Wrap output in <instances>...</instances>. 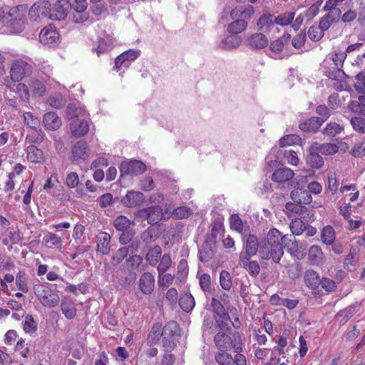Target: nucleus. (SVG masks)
I'll use <instances>...</instances> for the list:
<instances>
[{"label": "nucleus", "instance_id": "1", "mask_svg": "<svg viewBox=\"0 0 365 365\" xmlns=\"http://www.w3.org/2000/svg\"><path fill=\"white\" fill-rule=\"evenodd\" d=\"M287 235L282 236L281 232L275 229H271L267 235V239L262 240L259 245V254L262 259H272L278 263L284 255V247L288 246Z\"/></svg>", "mask_w": 365, "mask_h": 365}, {"label": "nucleus", "instance_id": "2", "mask_svg": "<svg viewBox=\"0 0 365 365\" xmlns=\"http://www.w3.org/2000/svg\"><path fill=\"white\" fill-rule=\"evenodd\" d=\"M34 294L41 304L48 308H53L60 302V297L58 293L52 291L50 287L44 284H36L34 287Z\"/></svg>", "mask_w": 365, "mask_h": 365}, {"label": "nucleus", "instance_id": "3", "mask_svg": "<svg viewBox=\"0 0 365 365\" xmlns=\"http://www.w3.org/2000/svg\"><path fill=\"white\" fill-rule=\"evenodd\" d=\"M171 211L166 208L163 210L160 206L154 205L138 210V215L147 219L148 223L155 225L162 220L168 219Z\"/></svg>", "mask_w": 365, "mask_h": 365}, {"label": "nucleus", "instance_id": "4", "mask_svg": "<svg viewBox=\"0 0 365 365\" xmlns=\"http://www.w3.org/2000/svg\"><path fill=\"white\" fill-rule=\"evenodd\" d=\"M245 243L244 250L240 254L239 261L246 262L259 250L260 242L255 235L250 234L245 237Z\"/></svg>", "mask_w": 365, "mask_h": 365}, {"label": "nucleus", "instance_id": "5", "mask_svg": "<svg viewBox=\"0 0 365 365\" xmlns=\"http://www.w3.org/2000/svg\"><path fill=\"white\" fill-rule=\"evenodd\" d=\"M146 170L145 165L140 160L123 161L120 166L121 175H139Z\"/></svg>", "mask_w": 365, "mask_h": 365}, {"label": "nucleus", "instance_id": "6", "mask_svg": "<svg viewBox=\"0 0 365 365\" xmlns=\"http://www.w3.org/2000/svg\"><path fill=\"white\" fill-rule=\"evenodd\" d=\"M31 72V66L24 61H16L11 65L10 70L11 78L14 81H20Z\"/></svg>", "mask_w": 365, "mask_h": 365}, {"label": "nucleus", "instance_id": "7", "mask_svg": "<svg viewBox=\"0 0 365 365\" xmlns=\"http://www.w3.org/2000/svg\"><path fill=\"white\" fill-rule=\"evenodd\" d=\"M75 4L71 0H58L52 7L51 20L61 21L64 19L68 11L71 8L73 9Z\"/></svg>", "mask_w": 365, "mask_h": 365}, {"label": "nucleus", "instance_id": "8", "mask_svg": "<svg viewBox=\"0 0 365 365\" xmlns=\"http://www.w3.org/2000/svg\"><path fill=\"white\" fill-rule=\"evenodd\" d=\"M89 148L86 142L79 140L71 148L69 159L72 162H78L80 160H85L89 156Z\"/></svg>", "mask_w": 365, "mask_h": 365}, {"label": "nucleus", "instance_id": "9", "mask_svg": "<svg viewBox=\"0 0 365 365\" xmlns=\"http://www.w3.org/2000/svg\"><path fill=\"white\" fill-rule=\"evenodd\" d=\"M29 14L31 17L37 14L38 16H42L51 20L52 7L48 1L43 0L39 1L32 5L29 10Z\"/></svg>", "mask_w": 365, "mask_h": 365}, {"label": "nucleus", "instance_id": "10", "mask_svg": "<svg viewBox=\"0 0 365 365\" xmlns=\"http://www.w3.org/2000/svg\"><path fill=\"white\" fill-rule=\"evenodd\" d=\"M214 343L220 351H227L232 349L233 341L230 336V332L220 331L214 336Z\"/></svg>", "mask_w": 365, "mask_h": 365}, {"label": "nucleus", "instance_id": "11", "mask_svg": "<svg viewBox=\"0 0 365 365\" xmlns=\"http://www.w3.org/2000/svg\"><path fill=\"white\" fill-rule=\"evenodd\" d=\"M138 287L144 294H150L155 288L154 276L149 272L142 274L138 281Z\"/></svg>", "mask_w": 365, "mask_h": 365}, {"label": "nucleus", "instance_id": "12", "mask_svg": "<svg viewBox=\"0 0 365 365\" xmlns=\"http://www.w3.org/2000/svg\"><path fill=\"white\" fill-rule=\"evenodd\" d=\"M70 129L73 135L81 137L88 133L89 126L86 120L78 118L71 121Z\"/></svg>", "mask_w": 365, "mask_h": 365}, {"label": "nucleus", "instance_id": "13", "mask_svg": "<svg viewBox=\"0 0 365 365\" xmlns=\"http://www.w3.org/2000/svg\"><path fill=\"white\" fill-rule=\"evenodd\" d=\"M319 153L320 152L314 145L310 147L309 155L307 157V163L312 168L320 169L324 165V160Z\"/></svg>", "mask_w": 365, "mask_h": 365}, {"label": "nucleus", "instance_id": "14", "mask_svg": "<svg viewBox=\"0 0 365 365\" xmlns=\"http://www.w3.org/2000/svg\"><path fill=\"white\" fill-rule=\"evenodd\" d=\"M346 58V52H336L335 53L331 60L333 61L334 65L338 68V71L336 72V74L334 76H329V78L332 79H336V78H348L349 76L345 73V72L341 69V67L343 66V63Z\"/></svg>", "mask_w": 365, "mask_h": 365}, {"label": "nucleus", "instance_id": "15", "mask_svg": "<svg viewBox=\"0 0 365 365\" xmlns=\"http://www.w3.org/2000/svg\"><path fill=\"white\" fill-rule=\"evenodd\" d=\"M58 38V33L51 26L44 27L39 34V40L45 45L55 43Z\"/></svg>", "mask_w": 365, "mask_h": 365}, {"label": "nucleus", "instance_id": "16", "mask_svg": "<svg viewBox=\"0 0 365 365\" xmlns=\"http://www.w3.org/2000/svg\"><path fill=\"white\" fill-rule=\"evenodd\" d=\"M144 200V195L140 192L128 191L126 195L122 198V203L128 207H133L139 205Z\"/></svg>", "mask_w": 365, "mask_h": 365}, {"label": "nucleus", "instance_id": "17", "mask_svg": "<svg viewBox=\"0 0 365 365\" xmlns=\"http://www.w3.org/2000/svg\"><path fill=\"white\" fill-rule=\"evenodd\" d=\"M110 236L105 232H100L97 235V252L106 255L110 250Z\"/></svg>", "mask_w": 365, "mask_h": 365}, {"label": "nucleus", "instance_id": "18", "mask_svg": "<svg viewBox=\"0 0 365 365\" xmlns=\"http://www.w3.org/2000/svg\"><path fill=\"white\" fill-rule=\"evenodd\" d=\"M322 125V120L319 117H311L302 122L299 127L301 130L307 133H316Z\"/></svg>", "mask_w": 365, "mask_h": 365}, {"label": "nucleus", "instance_id": "19", "mask_svg": "<svg viewBox=\"0 0 365 365\" xmlns=\"http://www.w3.org/2000/svg\"><path fill=\"white\" fill-rule=\"evenodd\" d=\"M294 173L287 168L277 169L272 175V180L276 182L282 183L288 182L294 178Z\"/></svg>", "mask_w": 365, "mask_h": 365}, {"label": "nucleus", "instance_id": "20", "mask_svg": "<svg viewBox=\"0 0 365 365\" xmlns=\"http://www.w3.org/2000/svg\"><path fill=\"white\" fill-rule=\"evenodd\" d=\"M44 126L51 130H56L61 125V120L54 112H48L43 115Z\"/></svg>", "mask_w": 365, "mask_h": 365}, {"label": "nucleus", "instance_id": "21", "mask_svg": "<svg viewBox=\"0 0 365 365\" xmlns=\"http://www.w3.org/2000/svg\"><path fill=\"white\" fill-rule=\"evenodd\" d=\"M290 197L294 202L302 205L309 204L312 200V195L309 191L302 189L292 190L290 193Z\"/></svg>", "mask_w": 365, "mask_h": 365}, {"label": "nucleus", "instance_id": "22", "mask_svg": "<svg viewBox=\"0 0 365 365\" xmlns=\"http://www.w3.org/2000/svg\"><path fill=\"white\" fill-rule=\"evenodd\" d=\"M249 46L254 49H261L266 47L268 44V39L266 36L262 33H256L251 35L248 39Z\"/></svg>", "mask_w": 365, "mask_h": 365}, {"label": "nucleus", "instance_id": "23", "mask_svg": "<svg viewBox=\"0 0 365 365\" xmlns=\"http://www.w3.org/2000/svg\"><path fill=\"white\" fill-rule=\"evenodd\" d=\"M28 6L26 4H21L14 6L8 12V17L11 19L26 21Z\"/></svg>", "mask_w": 365, "mask_h": 365}, {"label": "nucleus", "instance_id": "24", "mask_svg": "<svg viewBox=\"0 0 365 365\" xmlns=\"http://www.w3.org/2000/svg\"><path fill=\"white\" fill-rule=\"evenodd\" d=\"M27 159L34 163H40L44 161L43 151L34 145H29L26 149Z\"/></svg>", "mask_w": 365, "mask_h": 365}, {"label": "nucleus", "instance_id": "25", "mask_svg": "<svg viewBox=\"0 0 365 365\" xmlns=\"http://www.w3.org/2000/svg\"><path fill=\"white\" fill-rule=\"evenodd\" d=\"M210 306L214 313V318L230 319L228 312L225 310L222 304L216 298H212Z\"/></svg>", "mask_w": 365, "mask_h": 365}, {"label": "nucleus", "instance_id": "26", "mask_svg": "<svg viewBox=\"0 0 365 365\" xmlns=\"http://www.w3.org/2000/svg\"><path fill=\"white\" fill-rule=\"evenodd\" d=\"M113 45V39L108 35H105L99 38L98 46L94 49L99 56L101 53L106 52L111 49Z\"/></svg>", "mask_w": 365, "mask_h": 365}, {"label": "nucleus", "instance_id": "27", "mask_svg": "<svg viewBox=\"0 0 365 365\" xmlns=\"http://www.w3.org/2000/svg\"><path fill=\"white\" fill-rule=\"evenodd\" d=\"M61 311L68 319H73L76 315V309L73 301L70 299L64 298L61 301Z\"/></svg>", "mask_w": 365, "mask_h": 365}, {"label": "nucleus", "instance_id": "28", "mask_svg": "<svg viewBox=\"0 0 365 365\" xmlns=\"http://www.w3.org/2000/svg\"><path fill=\"white\" fill-rule=\"evenodd\" d=\"M320 277L317 272L313 269H308L304 274V282L311 289H315L318 288L320 284Z\"/></svg>", "mask_w": 365, "mask_h": 365}, {"label": "nucleus", "instance_id": "29", "mask_svg": "<svg viewBox=\"0 0 365 365\" xmlns=\"http://www.w3.org/2000/svg\"><path fill=\"white\" fill-rule=\"evenodd\" d=\"M195 304V299L192 294L184 293L180 295L179 299V305L186 312L192 310Z\"/></svg>", "mask_w": 365, "mask_h": 365}, {"label": "nucleus", "instance_id": "30", "mask_svg": "<svg viewBox=\"0 0 365 365\" xmlns=\"http://www.w3.org/2000/svg\"><path fill=\"white\" fill-rule=\"evenodd\" d=\"M285 208L289 212L298 214L299 215H302L305 213H307L308 215H310L311 216H313V210H309L302 204H298L294 202H287L285 205Z\"/></svg>", "mask_w": 365, "mask_h": 365}, {"label": "nucleus", "instance_id": "31", "mask_svg": "<svg viewBox=\"0 0 365 365\" xmlns=\"http://www.w3.org/2000/svg\"><path fill=\"white\" fill-rule=\"evenodd\" d=\"M161 247L156 245L148 250L145 256V259L150 265L154 266L158 263L159 259L161 257Z\"/></svg>", "mask_w": 365, "mask_h": 365}, {"label": "nucleus", "instance_id": "32", "mask_svg": "<svg viewBox=\"0 0 365 365\" xmlns=\"http://www.w3.org/2000/svg\"><path fill=\"white\" fill-rule=\"evenodd\" d=\"M241 43V38L236 35H231L222 40L220 47L223 49H232L238 47Z\"/></svg>", "mask_w": 365, "mask_h": 365}, {"label": "nucleus", "instance_id": "33", "mask_svg": "<svg viewBox=\"0 0 365 365\" xmlns=\"http://www.w3.org/2000/svg\"><path fill=\"white\" fill-rule=\"evenodd\" d=\"M308 258L313 264L320 263L323 259V252L321 248L317 245L311 246L308 252Z\"/></svg>", "mask_w": 365, "mask_h": 365}, {"label": "nucleus", "instance_id": "34", "mask_svg": "<svg viewBox=\"0 0 365 365\" xmlns=\"http://www.w3.org/2000/svg\"><path fill=\"white\" fill-rule=\"evenodd\" d=\"M289 228L294 235H300L307 228V225L301 218L293 219L290 224Z\"/></svg>", "mask_w": 365, "mask_h": 365}, {"label": "nucleus", "instance_id": "35", "mask_svg": "<svg viewBox=\"0 0 365 365\" xmlns=\"http://www.w3.org/2000/svg\"><path fill=\"white\" fill-rule=\"evenodd\" d=\"M322 241L326 245H331L335 240V232L334 228L327 225L325 226L321 232Z\"/></svg>", "mask_w": 365, "mask_h": 365}, {"label": "nucleus", "instance_id": "36", "mask_svg": "<svg viewBox=\"0 0 365 365\" xmlns=\"http://www.w3.org/2000/svg\"><path fill=\"white\" fill-rule=\"evenodd\" d=\"M342 130H344V126L335 122H331L327 124L326 127L322 130V133L327 136L334 137Z\"/></svg>", "mask_w": 365, "mask_h": 365}, {"label": "nucleus", "instance_id": "37", "mask_svg": "<svg viewBox=\"0 0 365 365\" xmlns=\"http://www.w3.org/2000/svg\"><path fill=\"white\" fill-rule=\"evenodd\" d=\"M199 253L200 261L207 262L213 257L215 254V249L211 245H209L208 241L206 240Z\"/></svg>", "mask_w": 365, "mask_h": 365}, {"label": "nucleus", "instance_id": "38", "mask_svg": "<svg viewBox=\"0 0 365 365\" xmlns=\"http://www.w3.org/2000/svg\"><path fill=\"white\" fill-rule=\"evenodd\" d=\"M179 327L177 322L174 321L168 322L162 329L163 337H173L179 331Z\"/></svg>", "mask_w": 365, "mask_h": 365}, {"label": "nucleus", "instance_id": "39", "mask_svg": "<svg viewBox=\"0 0 365 365\" xmlns=\"http://www.w3.org/2000/svg\"><path fill=\"white\" fill-rule=\"evenodd\" d=\"M240 264L245 269H246L250 275L256 277L259 274L260 266L257 261L247 260L246 262L240 261Z\"/></svg>", "mask_w": 365, "mask_h": 365}, {"label": "nucleus", "instance_id": "40", "mask_svg": "<svg viewBox=\"0 0 365 365\" xmlns=\"http://www.w3.org/2000/svg\"><path fill=\"white\" fill-rule=\"evenodd\" d=\"M247 26V23L244 19H236L232 21L227 28V31L233 34L242 32Z\"/></svg>", "mask_w": 365, "mask_h": 365}, {"label": "nucleus", "instance_id": "41", "mask_svg": "<svg viewBox=\"0 0 365 365\" xmlns=\"http://www.w3.org/2000/svg\"><path fill=\"white\" fill-rule=\"evenodd\" d=\"M133 222L125 216L120 215L113 221V226L118 231H125L130 227Z\"/></svg>", "mask_w": 365, "mask_h": 365}, {"label": "nucleus", "instance_id": "42", "mask_svg": "<svg viewBox=\"0 0 365 365\" xmlns=\"http://www.w3.org/2000/svg\"><path fill=\"white\" fill-rule=\"evenodd\" d=\"M34 95L42 96L46 91V84L39 80L33 79L29 84Z\"/></svg>", "mask_w": 365, "mask_h": 365}, {"label": "nucleus", "instance_id": "43", "mask_svg": "<svg viewBox=\"0 0 365 365\" xmlns=\"http://www.w3.org/2000/svg\"><path fill=\"white\" fill-rule=\"evenodd\" d=\"M273 16L271 14L262 15L257 21V26L259 30L267 31L274 25Z\"/></svg>", "mask_w": 365, "mask_h": 365}, {"label": "nucleus", "instance_id": "44", "mask_svg": "<svg viewBox=\"0 0 365 365\" xmlns=\"http://www.w3.org/2000/svg\"><path fill=\"white\" fill-rule=\"evenodd\" d=\"M33 131L28 134L26 137V142L29 143H40L45 137V135L41 129L36 128L32 129Z\"/></svg>", "mask_w": 365, "mask_h": 365}, {"label": "nucleus", "instance_id": "45", "mask_svg": "<svg viewBox=\"0 0 365 365\" xmlns=\"http://www.w3.org/2000/svg\"><path fill=\"white\" fill-rule=\"evenodd\" d=\"M215 361L220 365H234V359L232 356L227 353V351H220L215 356Z\"/></svg>", "mask_w": 365, "mask_h": 365}, {"label": "nucleus", "instance_id": "46", "mask_svg": "<svg viewBox=\"0 0 365 365\" xmlns=\"http://www.w3.org/2000/svg\"><path fill=\"white\" fill-rule=\"evenodd\" d=\"M314 145L317 147L318 151L324 155H333L336 153L339 150V147L334 143L316 144Z\"/></svg>", "mask_w": 365, "mask_h": 365}, {"label": "nucleus", "instance_id": "47", "mask_svg": "<svg viewBox=\"0 0 365 365\" xmlns=\"http://www.w3.org/2000/svg\"><path fill=\"white\" fill-rule=\"evenodd\" d=\"M8 23L9 24L7 27L10 32L13 34H19L24 31L26 21L9 19L8 20Z\"/></svg>", "mask_w": 365, "mask_h": 365}, {"label": "nucleus", "instance_id": "48", "mask_svg": "<svg viewBox=\"0 0 365 365\" xmlns=\"http://www.w3.org/2000/svg\"><path fill=\"white\" fill-rule=\"evenodd\" d=\"M158 237L156 234V230L154 227H149L147 230L142 232L140 238L146 244L151 243Z\"/></svg>", "mask_w": 365, "mask_h": 365}, {"label": "nucleus", "instance_id": "49", "mask_svg": "<svg viewBox=\"0 0 365 365\" xmlns=\"http://www.w3.org/2000/svg\"><path fill=\"white\" fill-rule=\"evenodd\" d=\"M84 113L82 108L77 107L73 103L68 104L66 110V113L71 121L74 118H78Z\"/></svg>", "mask_w": 365, "mask_h": 365}, {"label": "nucleus", "instance_id": "50", "mask_svg": "<svg viewBox=\"0 0 365 365\" xmlns=\"http://www.w3.org/2000/svg\"><path fill=\"white\" fill-rule=\"evenodd\" d=\"M220 284L225 290H230L232 286V277L230 274L225 270H222L220 274Z\"/></svg>", "mask_w": 365, "mask_h": 365}, {"label": "nucleus", "instance_id": "51", "mask_svg": "<svg viewBox=\"0 0 365 365\" xmlns=\"http://www.w3.org/2000/svg\"><path fill=\"white\" fill-rule=\"evenodd\" d=\"M24 123L31 129L38 128L40 125V120L34 117L31 112L24 113Z\"/></svg>", "mask_w": 365, "mask_h": 365}, {"label": "nucleus", "instance_id": "52", "mask_svg": "<svg viewBox=\"0 0 365 365\" xmlns=\"http://www.w3.org/2000/svg\"><path fill=\"white\" fill-rule=\"evenodd\" d=\"M192 214L190 208L187 207H178L171 211L170 216H173L175 219H184L188 217Z\"/></svg>", "mask_w": 365, "mask_h": 365}, {"label": "nucleus", "instance_id": "53", "mask_svg": "<svg viewBox=\"0 0 365 365\" xmlns=\"http://www.w3.org/2000/svg\"><path fill=\"white\" fill-rule=\"evenodd\" d=\"M355 78L354 89L359 93L365 94V73L360 72L356 76Z\"/></svg>", "mask_w": 365, "mask_h": 365}, {"label": "nucleus", "instance_id": "54", "mask_svg": "<svg viewBox=\"0 0 365 365\" xmlns=\"http://www.w3.org/2000/svg\"><path fill=\"white\" fill-rule=\"evenodd\" d=\"M172 260L170 255H164L157 267L159 275L165 273L171 266Z\"/></svg>", "mask_w": 365, "mask_h": 365}, {"label": "nucleus", "instance_id": "55", "mask_svg": "<svg viewBox=\"0 0 365 365\" xmlns=\"http://www.w3.org/2000/svg\"><path fill=\"white\" fill-rule=\"evenodd\" d=\"M357 311L356 307L351 305L349 306L346 309L341 310L336 314L337 317H342L343 323L346 322Z\"/></svg>", "mask_w": 365, "mask_h": 365}, {"label": "nucleus", "instance_id": "56", "mask_svg": "<svg viewBox=\"0 0 365 365\" xmlns=\"http://www.w3.org/2000/svg\"><path fill=\"white\" fill-rule=\"evenodd\" d=\"M294 12H289L279 15L274 20V23L280 26H287L291 24L294 17Z\"/></svg>", "mask_w": 365, "mask_h": 365}, {"label": "nucleus", "instance_id": "57", "mask_svg": "<svg viewBox=\"0 0 365 365\" xmlns=\"http://www.w3.org/2000/svg\"><path fill=\"white\" fill-rule=\"evenodd\" d=\"M16 284L18 289L21 292L26 293L29 291L26 280V274L23 271H19L16 277Z\"/></svg>", "mask_w": 365, "mask_h": 365}, {"label": "nucleus", "instance_id": "58", "mask_svg": "<svg viewBox=\"0 0 365 365\" xmlns=\"http://www.w3.org/2000/svg\"><path fill=\"white\" fill-rule=\"evenodd\" d=\"M353 128L361 133H365V119L361 117H354L351 119Z\"/></svg>", "mask_w": 365, "mask_h": 365}, {"label": "nucleus", "instance_id": "59", "mask_svg": "<svg viewBox=\"0 0 365 365\" xmlns=\"http://www.w3.org/2000/svg\"><path fill=\"white\" fill-rule=\"evenodd\" d=\"M230 227L232 229L242 233L244 229V225L242 220L237 215H232L230 217Z\"/></svg>", "mask_w": 365, "mask_h": 365}, {"label": "nucleus", "instance_id": "60", "mask_svg": "<svg viewBox=\"0 0 365 365\" xmlns=\"http://www.w3.org/2000/svg\"><path fill=\"white\" fill-rule=\"evenodd\" d=\"M48 101L49 105L55 108H61L66 104V100L61 94L51 96Z\"/></svg>", "mask_w": 365, "mask_h": 365}, {"label": "nucleus", "instance_id": "61", "mask_svg": "<svg viewBox=\"0 0 365 365\" xmlns=\"http://www.w3.org/2000/svg\"><path fill=\"white\" fill-rule=\"evenodd\" d=\"M299 140L300 138L297 135H287L279 140V144L281 147H285L295 144Z\"/></svg>", "mask_w": 365, "mask_h": 365}, {"label": "nucleus", "instance_id": "62", "mask_svg": "<svg viewBox=\"0 0 365 365\" xmlns=\"http://www.w3.org/2000/svg\"><path fill=\"white\" fill-rule=\"evenodd\" d=\"M37 329L36 322L34 321L31 315H27L25 317L24 323V330L27 332H34Z\"/></svg>", "mask_w": 365, "mask_h": 365}, {"label": "nucleus", "instance_id": "63", "mask_svg": "<svg viewBox=\"0 0 365 365\" xmlns=\"http://www.w3.org/2000/svg\"><path fill=\"white\" fill-rule=\"evenodd\" d=\"M307 34L309 38L314 41H319L324 36V33L322 32V29H320V28L318 26H314L309 27Z\"/></svg>", "mask_w": 365, "mask_h": 365}, {"label": "nucleus", "instance_id": "64", "mask_svg": "<svg viewBox=\"0 0 365 365\" xmlns=\"http://www.w3.org/2000/svg\"><path fill=\"white\" fill-rule=\"evenodd\" d=\"M93 4L92 10L94 14L100 15L106 10V4L104 0H90Z\"/></svg>", "mask_w": 365, "mask_h": 365}]
</instances>
